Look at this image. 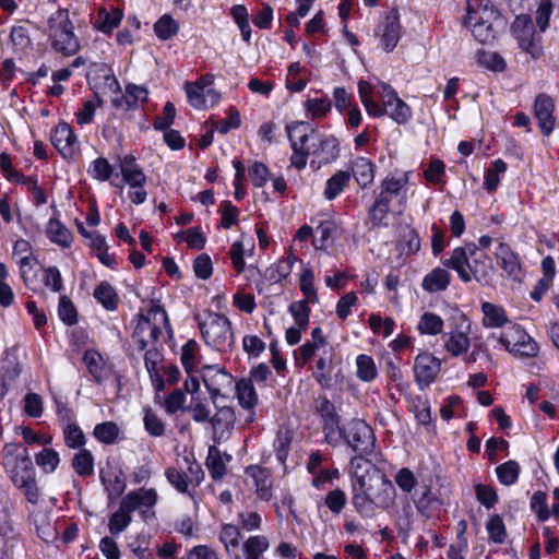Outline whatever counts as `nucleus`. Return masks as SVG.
I'll use <instances>...</instances> for the list:
<instances>
[{"instance_id": "58", "label": "nucleus", "mask_w": 559, "mask_h": 559, "mask_svg": "<svg viewBox=\"0 0 559 559\" xmlns=\"http://www.w3.org/2000/svg\"><path fill=\"white\" fill-rule=\"evenodd\" d=\"M87 173L93 179L107 181L112 176L114 168L107 158L98 157L90 164Z\"/></svg>"}, {"instance_id": "7", "label": "nucleus", "mask_w": 559, "mask_h": 559, "mask_svg": "<svg viewBox=\"0 0 559 559\" xmlns=\"http://www.w3.org/2000/svg\"><path fill=\"white\" fill-rule=\"evenodd\" d=\"M159 496L154 488H139L129 491L121 499L123 508L133 512L138 511L140 519L145 523H151L156 520L155 507L158 502Z\"/></svg>"}, {"instance_id": "1", "label": "nucleus", "mask_w": 559, "mask_h": 559, "mask_svg": "<svg viewBox=\"0 0 559 559\" xmlns=\"http://www.w3.org/2000/svg\"><path fill=\"white\" fill-rule=\"evenodd\" d=\"M444 267L456 272L463 283L476 281L481 286H489L493 276L491 258L477 247L475 242H466L454 248L450 257L442 259Z\"/></svg>"}, {"instance_id": "49", "label": "nucleus", "mask_w": 559, "mask_h": 559, "mask_svg": "<svg viewBox=\"0 0 559 559\" xmlns=\"http://www.w3.org/2000/svg\"><path fill=\"white\" fill-rule=\"evenodd\" d=\"M179 31V23L169 14L162 15L154 24L155 35L162 40H168Z\"/></svg>"}, {"instance_id": "8", "label": "nucleus", "mask_w": 559, "mask_h": 559, "mask_svg": "<svg viewBox=\"0 0 559 559\" xmlns=\"http://www.w3.org/2000/svg\"><path fill=\"white\" fill-rule=\"evenodd\" d=\"M504 24L498 10H485L481 15H475L472 23L466 25L472 27V34L477 41L492 44Z\"/></svg>"}, {"instance_id": "17", "label": "nucleus", "mask_w": 559, "mask_h": 559, "mask_svg": "<svg viewBox=\"0 0 559 559\" xmlns=\"http://www.w3.org/2000/svg\"><path fill=\"white\" fill-rule=\"evenodd\" d=\"M148 100V90L143 85L128 83L124 88V94L112 98L111 104L116 109L126 111L135 110L141 104Z\"/></svg>"}, {"instance_id": "12", "label": "nucleus", "mask_w": 559, "mask_h": 559, "mask_svg": "<svg viewBox=\"0 0 559 559\" xmlns=\"http://www.w3.org/2000/svg\"><path fill=\"white\" fill-rule=\"evenodd\" d=\"M514 343L506 336L501 335L499 337V343L508 350L509 353L520 356V357H535L538 354L539 347L537 343L531 337L524 329L520 325H514L512 328Z\"/></svg>"}, {"instance_id": "23", "label": "nucleus", "mask_w": 559, "mask_h": 559, "mask_svg": "<svg viewBox=\"0 0 559 559\" xmlns=\"http://www.w3.org/2000/svg\"><path fill=\"white\" fill-rule=\"evenodd\" d=\"M122 180L129 186H145L147 177L133 155L127 154L120 158Z\"/></svg>"}, {"instance_id": "5", "label": "nucleus", "mask_w": 559, "mask_h": 559, "mask_svg": "<svg viewBox=\"0 0 559 559\" xmlns=\"http://www.w3.org/2000/svg\"><path fill=\"white\" fill-rule=\"evenodd\" d=\"M4 468L12 483L23 490L28 502L36 504L39 490L35 479V467L29 456H4Z\"/></svg>"}, {"instance_id": "62", "label": "nucleus", "mask_w": 559, "mask_h": 559, "mask_svg": "<svg viewBox=\"0 0 559 559\" xmlns=\"http://www.w3.org/2000/svg\"><path fill=\"white\" fill-rule=\"evenodd\" d=\"M144 428L150 436L160 437L165 433V424L152 408H144Z\"/></svg>"}, {"instance_id": "6", "label": "nucleus", "mask_w": 559, "mask_h": 559, "mask_svg": "<svg viewBox=\"0 0 559 559\" xmlns=\"http://www.w3.org/2000/svg\"><path fill=\"white\" fill-rule=\"evenodd\" d=\"M151 316H160V321L166 328L168 335L173 336V329L167 312L159 305H152L147 316L139 314V321L134 329L133 338L136 341L140 350H145L150 343H157L162 335V329L151 322Z\"/></svg>"}, {"instance_id": "3", "label": "nucleus", "mask_w": 559, "mask_h": 559, "mask_svg": "<svg viewBox=\"0 0 559 559\" xmlns=\"http://www.w3.org/2000/svg\"><path fill=\"white\" fill-rule=\"evenodd\" d=\"M194 319L209 347L219 353L231 349L235 338L231 322L226 316L207 310L203 314H197Z\"/></svg>"}, {"instance_id": "14", "label": "nucleus", "mask_w": 559, "mask_h": 559, "mask_svg": "<svg viewBox=\"0 0 559 559\" xmlns=\"http://www.w3.org/2000/svg\"><path fill=\"white\" fill-rule=\"evenodd\" d=\"M383 95L382 103L384 104L385 115H388L397 124H405L412 118L411 107L399 97L395 90L389 84H381Z\"/></svg>"}, {"instance_id": "53", "label": "nucleus", "mask_w": 559, "mask_h": 559, "mask_svg": "<svg viewBox=\"0 0 559 559\" xmlns=\"http://www.w3.org/2000/svg\"><path fill=\"white\" fill-rule=\"evenodd\" d=\"M120 429L114 421H104L97 424L94 428V437L102 443L112 444L118 439Z\"/></svg>"}, {"instance_id": "50", "label": "nucleus", "mask_w": 559, "mask_h": 559, "mask_svg": "<svg viewBox=\"0 0 559 559\" xmlns=\"http://www.w3.org/2000/svg\"><path fill=\"white\" fill-rule=\"evenodd\" d=\"M443 320L440 316L432 312H425L417 324V329L421 334L437 335L442 332Z\"/></svg>"}, {"instance_id": "47", "label": "nucleus", "mask_w": 559, "mask_h": 559, "mask_svg": "<svg viewBox=\"0 0 559 559\" xmlns=\"http://www.w3.org/2000/svg\"><path fill=\"white\" fill-rule=\"evenodd\" d=\"M299 288L306 300H310L311 304H317L319 301L314 286V273L310 266L302 269L299 276Z\"/></svg>"}, {"instance_id": "38", "label": "nucleus", "mask_w": 559, "mask_h": 559, "mask_svg": "<svg viewBox=\"0 0 559 559\" xmlns=\"http://www.w3.org/2000/svg\"><path fill=\"white\" fill-rule=\"evenodd\" d=\"M270 542L264 535H251L242 543L245 559H264Z\"/></svg>"}, {"instance_id": "25", "label": "nucleus", "mask_w": 559, "mask_h": 559, "mask_svg": "<svg viewBox=\"0 0 559 559\" xmlns=\"http://www.w3.org/2000/svg\"><path fill=\"white\" fill-rule=\"evenodd\" d=\"M212 85V76H202L194 83L186 82L188 103L195 109H206L205 87Z\"/></svg>"}, {"instance_id": "64", "label": "nucleus", "mask_w": 559, "mask_h": 559, "mask_svg": "<svg viewBox=\"0 0 559 559\" xmlns=\"http://www.w3.org/2000/svg\"><path fill=\"white\" fill-rule=\"evenodd\" d=\"M58 316L67 325H73L78 322L76 309L67 296H61L59 299Z\"/></svg>"}, {"instance_id": "39", "label": "nucleus", "mask_w": 559, "mask_h": 559, "mask_svg": "<svg viewBox=\"0 0 559 559\" xmlns=\"http://www.w3.org/2000/svg\"><path fill=\"white\" fill-rule=\"evenodd\" d=\"M352 503L356 512L364 519H372L377 513V509L379 508L366 488H364L361 492L355 493L353 496Z\"/></svg>"}, {"instance_id": "18", "label": "nucleus", "mask_w": 559, "mask_h": 559, "mask_svg": "<svg viewBox=\"0 0 559 559\" xmlns=\"http://www.w3.org/2000/svg\"><path fill=\"white\" fill-rule=\"evenodd\" d=\"M51 143L64 158L74 155L78 148V138L67 122H60L51 133Z\"/></svg>"}, {"instance_id": "11", "label": "nucleus", "mask_w": 559, "mask_h": 559, "mask_svg": "<svg viewBox=\"0 0 559 559\" xmlns=\"http://www.w3.org/2000/svg\"><path fill=\"white\" fill-rule=\"evenodd\" d=\"M313 156V163H318V167L334 163L341 153L340 141L332 134L316 133L312 139V150H310Z\"/></svg>"}, {"instance_id": "41", "label": "nucleus", "mask_w": 559, "mask_h": 559, "mask_svg": "<svg viewBox=\"0 0 559 559\" xmlns=\"http://www.w3.org/2000/svg\"><path fill=\"white\" fill-rule=\"evenodd\" d=\"M132 522V514L129 510L123 508L120 502L119 508L115 511L108 521V531L110 535L118 536L126 531Z\"/></svg>"}, {"instance_id": "10", "label": "nucleus", "mask_w": 559, "mask_h": 559, "mask_svg": "<svg viewBox=\"0 0 559 559\" xmlns=\"http://www.w3.org/2000/svg\"><path fill=\"white\" fill-rule=\"evenodd\" d=\"M374 435L372 428L364 420H352L346 427L347 444L356 454H368L374 447Z\"/></svg>"}, {"instance_id": "52", "label": "nucleus", "mask_w": 559, "mask_h": 559, "mask_svg": "<svg viewBox=\"0 0 559 559\" xmlns=\"http://www.w3.org/2000/svg\"><path fill=\"white\" fill-rule=\"evenodd\" d=\"M180 469L189 484L194 487L199 486L204 478V472L201 464L195 461V456H183V465H180Z\"/></svg>"}, {"instance_id": "4", "label": "nucleus", "mask_w": 559, "mask_h": 559, "mask_svg": "<svg viewBox=\"0 0 559 559\" xmlns=\"http://www.w3.org/2000/svg\"><path fill=\"white\" fill-rule=\"evenodd\" d=\"M46 35L51 48L64 57L73 56L80 49V40L67 9H58L48 17Z\"/></svg>"}, {"instance_id": "43", "label": "nucleus", "mask_w": 559, "mask_h": 559, "mask_svg": "<svg viewBox=\"0 0 559 559\" xmlns=\"http://www.w3.org/2000/svg\"><path fill=\"white\" fill-rule=\"evenodd\" d=\"M122 20V13L120 10L107 11L100 9L97 14L96 27L104 34L111 33Z\"/></svg>"}, {"instance_id": "15", "label": "nucleus", "mask_w": 559, "mask_h": 559, "mask_svg": "<svg viewBox=\"0 0 559 559\" xmlns=\"http://www.w3.org/2000/svg\"><path fill=\"white\" fill-rule=\"evenodd\" d=\"M378 28L381 47L386 52L393 51L402 35V26L397 10L390 11L384 16Z\"/></svg>"}, {"instance_id": "33", "label": "nucleus", "mask_w": 559, "mask_h": 559, "mask_svg": "<svg viewBox=\"0 0 559 559\" xmlns=\"http://www.w3.org/2000/svg\"><path fill=\"white\" fill-rule=\"evenodd\" d=\"M128 550L136 559H154L151 551V536L144 532L131 535L127 540Z\"/></svg>"}, {"instance_id": "35", "label": "nucleus", "mask_w": 559, "mask_h": 559, "mask_svg": "<svg viewBox=\"0 0 559 559\" xmlns=\"http://www.w3.org/2000/svg\"><path fill=\"white\" fill-rule=\"evenodd\" d=\"M236 397L239 404L246 409H253L258 403L257 391L251 383V380L241 378L235 382Z\"/></svg>"}, {"instance_id": "22", "label": "nucleus", "mask_w": 559, "mask_h": 559, "mask_svg": "<svg viewBox=\"0 0 559 559\" xmlns=\"http://www.w3.org/2000/svg\"><path fill=\"white\" fill-rule=\"evenodd\" d=\"M246 473L252 478L258 499L270 501L272 499V477L267 469L257 465L246 468Z\"/></svg>"}, {"instance_id": "42", "label": "nucleus", "mask_w": 559, "mask_h": 559, "mask_svg": "<svg viewBox=\"0 0 559 559\" xmlns=\"http://www.w3.org/2000/svg\"><path fill=\"white\" fill-rule=\"evenodd\" d=\"M83 361L87 368L88 373L95 382L102 383L105 379V367L103 358L96 350L87 349L83 355Z\"/></svg>"}, {"instance_id": "13", "label": "nucleus", "mask_w": 559, "mask_h": 559, "mask_svg": "<svg viewBox=\"0 0 559 559\" xmlns=\"http://www.w3.org/2000/svg\"><path fill=\"white\" fill-rule=\"evenodd\" d=\"M441 369V360L429 353L416 356L413 371L415 381L420 390L428 388L437 378Z\"/></svg>"}, {"instance_id": "2", "label": "nucleus", "mask_w": 559, "mask_h": 559, "mask_svg": "<svg viewBox=\"0 0 559 559\" xmlns=\"http://www.w3.org/2000/svg\"><path fill=\"white\" fill-rule=\"evenodd\" d=\"M350 466L361 488L371 495L380 509H388L395 499V488L367 456H352Z\"/></svg>"}, {"instance_id": "19", "label": "nucleus", "mask_w": 559, "mask_h": 559, "mask_svg": "<svg viewBox=\"0 0 559 559\" xmlns=\"http://www.w3.org/2000/svg\"><path fill=\"white\" fill-rule=\"evenodd\" d=\"M409 185V173L404 171L400 175H388L381 180L379 189L392 199H396L399 204L405 206L407 201V191Z\"/></svg>"}, {"instance_id": "45", "label": "nucleus", "mask_w": 559, "mask_h": 559, "mask_svg": "<svg viewBox=\"0 0 559 559\" xmlns=\"http://www.w3.org/2000/svg\"><path fill=\"white\" fill-rule=\"evenodd\" d=\"M356 376L364 382H371L378 377V369L373 358L366 354H360L356 358Z\"/></svg>"}, {"instance_id": "60", "label": "nucleus", "mask_w": 559, "mask_h": 559, "mask_svg": "<svg viewBox=\"0 0 559 559\" xmlns=\"http://www.w3.org/2000/svg\"><path fill=\"white\" fill-rule=\"evenodd\" d=\"M486 530L489 539L495 544H502L507 537V530L502 518L499 514H493L489 518Z\"/></svg>"}, {"instance_id": "34", "label": "nucleus", "mask_w": 559, "mask_h": 559, "mask_svg": "<svg viewBox=\"0 0 559 559\" xmlns=\"http://www.w3.org/2000/svg\"><path fill=\"white\" fill-rule=\"evenodd\" d=\"M46 234L48 239L62 248H69L72 243V234L70 229L58 218L51 217L48 221Z\"/></svg>"}, {"instance_id": "16", "label": "nucleus", "mask_w": 559, "mask_h": 559, "mask_svg": "<svg viewBox=\"0 0 559 559\" xmlns=\"http://www.w3.org/2000/svg\"><path fill=\"white\" fill-rule=\"evenodd\" d=\"M202 379L214 402L218 396H224L225 389H230L234 384V377L229 372L213 366L204 368Z\"/></svg>"}, {"instance_id": "63", "label": "nucleus", "mask_w": 559, "mask_h": 559, "mask_svg": "<svg viewBox=\"0 0 559 559\" xmlns=\"http://www.w3.org/2000/svg\"><path fill=\"white\" fill-rule=\"evenodd\" d=\"M10 39L19 51H26L32 47L28 29L25 26H13L10 32Z\"/></svg>"}, {"instance_id": "29", "label": "nucleus", "mask_w": 559, "mask_h": 559, "mask_svg": "<svg viewBox=\"0 0 559 559\" xmlns=\"http://www.w3.org/2000/svg\"><path fill=\"white\" fill-rule=\"evenodd\" d=\"M447 269L438 266L427 273L423 278V289L430 294L447 290L451 282V275Z\"/></svg>"}, {"instance_id": "21", "label": "nucleus", "mask_w": 559, "mask_h": 559, "mask_svg": "<svg viewBox=\"0 0 559 559\" xmlns=\"http://www.w3.org/2000/svg\"><path fill=\"white\" fill-rule=\"evenodd\" d=\"M496 259L500 267L512 280H520L522 275V266L519 257L512 251L509 245L500 242L495 252Z\"/></svg>"}, {"instance_id": "31", "label": "nucleus", "mask_w": 559, "mask_h": 559, "mask_svg": "<svg viewBox=\"0 0 559 559\" xmlns=\"http://www.w3.org/2000/svg\"><path fill=\"white\" fill-rule=\"evenodd\" d=\"M352 179L349 170H337L326 181L323 190V197L328 201L335 200L346 187H348Z\"/></svg>"}, {"instance_id": "59", "label": "nucleus", "mask_w": 559, "mask_h": 559, "mask_svg": "<svg viewBox=\"0 0 559 559\" xmlns=\"http://www.w3.org/2000/svg\"><path fill=\"white\" fill-rule=\"evenodd\" d=\"M425 179L432 185L445 183V164L439 158H432L424 171Z\"/></svg>"}, {"instance_id": "61", "label": "nucleus", "mask_w": 559, "mask_h": 559, "mask_svg": "<svg viewBox=\"0 0 559 559\" xmlns=\"http://www.w3.org/2000/svg\"><path fill=\"white\" fill-rule=\"evenodd\" d=\"M292 264L289 261H281L278 263L271 264L263 273V278L271 283L276 284L283 281L290 273Z\"/></svg>"}, {"instance_id": "28", "label": "nucleus", "mask_w": 559, "mask_h": 559, "mask_svg": "<svg viewBox=\"0 0 559 559\" xmlns=\"http://www.w3.org/2000/svg\"><path fill=\"white\" fill-rule=\"evenodd\" d=\"M333 355L324 352L316 361L313 378L323 390L333 386Z\"/></svg>"}, {"instance_id": "46", "label": "nucleus", "mask_w": 559, "mask_h": 559, "mask_svg": "<svg viewBox=\"0 0 559 559\" xmlns=\"http://www.w3.org/2000/svg\"><path fill=\"white\" fill-rule=\"evenodd\" d=\"M477 63L490 71L502 72L507 64L502 56L496 51L480 49L476 53Z\"/></svg>"}, {"instance_id": "56", "label": "nucleus", "mask_w": 559, "mask_h": 559, "mask_svg": "<svg viewBox=\"0 0 559 559\" xmlns=\"http://www.w3.org/2000/svg\"><path fill=\"white\" fill-rule=\"evenodd\" d=\"M200 347L195 340H189L183 344L181 347V356L180 360L181 364L187 372V374H190V372H193L195 366H197V357L199 354Z\"/></svg>"}, {"instance_id": "24", "label": "nucleus", "mask_w": 559, "mask_h": 559, "mask_svg": "<svg viewBox=\"0 0 559 559\" xmlns=\"http://www.w3.org/2000/svg\"><path fill=\"white\" fill-rule=\"evenodd\" d=\"M349 171L361 189H367L374 180V164L367 157L359 156L352 160Z\"/></svg>"}, {"instance_id": "30", "label": "nucleus", "mask_w": 559, "mask_h": 559, "mask_svg": "<svg viewBox=\"0 0 559 559\" xmlns=\"http://www.w3.org/2000/svg\"><path fill=\"white\" fill-rule=\"evenodd\" d=\"M100 478L105 490L107 491L108 498L114 500L121 496L126 489V483L122 476V472L118 468L111 471L104 467L100 468Z\"/></svg>"}, {"instance_id": "40", "label": "nucleus", "mask_w": 559, "mask_h": 559, "mask_svg": "<svg viewBox=\"0 0 559 559\" xmlns=\"http://www.w3.org/2000/svg\"><path fill=\"white\" fill-rule=\"evenodd\" d=\"M304 109L307 117L319 119L325 117L332 109V102L329 96L308 98L304 102Z\"/></svg>"}, {"instance_id": "9", "label": "nucleus", "mask_w": 559, "mask_h": 559, "mask_svg": "<svg viewBox=\"0 0 559 559\" xmlns=\"http://www.w3.org/2000/svg\"><path fill=\"white\" fill-rule=\"evenodd\" d=\"M511 32L523 51L533 58L540 56V37L536 36L535 26L530 15H518L511 25Z\"/></svg>"}, {"instance_id": "32", "label": "nucleus", "mask_w": 559, "mask_h": 559, "mask_svg": "<svg viewBox=\"0 0 559 559\" xmlns=\"http://www.w3.org/2000/svg\"><path fill=\"white\" fill-rule=\"evenodd\" d=\"M481 312L483 325L485 328H502L509 321L504 308L489 301L481 304Z\"/></svg>"}, {"instance_id": "37", "label": "nucleus", "mask_w": 559, "mask_h": 559, "mask_svg": "<svg viewBox=\"0 0 559 559\" xmlns=\"http://www.w3.org/2000/svg\"><path fill=\"white\" fill-rule=\"evenodd\" d=\"M93 296L107 311H115L118 308L119 296L114 286L106 281L96 286Z\"/></svg>"}, {"instance_id": "27", "label": "nucleus", "mask_w": 559, "mask_h": 559, "mask_svg": "<svg viewBox=\"0 0 559 559\" xmlns=\"http://www.w3.org/2000/svg\"><path fill=\"white\" fill-rule=\"evenodd\" d=\"M468 330L469 325L466 328V331L455 329L442 335L444 348L448 353L457 357L467 352L471 346Z\"/></svg>"}, {"instance_id": "55", "label": "nucleus", "mask_w": 559, "mask_h": 559, "mask_svg": "<svg viewBox=\"0 0 559 559\" xmlns=\"http://www.w3.org/2000/svg\"><path fill=\"white\" fill-rule=\"evenodd\" d=\"M310 302V300L302 299L292 302L288 307V310L293 316L296 325L300 326L301 329H307L309 325L311 312V309L309 307Z\"/></svg>"}, {"instance_id": "44", "label": "nucleus", "mask_w": 559, "mask_h": 559, "mask_svg": "<svg viewBox=\"0 0 559 559\" xmlns=\"http://www.w3.org/2000/svg\"><path fill=\"white\" fill-rule=\"evenodd\" d=\"M334 231H335V224L332 221L321 222L316 227V233L318 236H316L312 240V245H313L314 249L323 251L324 253L329 254L328 247H329L330 240L332 239Z\"/></svg>"}, {"instance_id": "26", "label": "nucleus", "mask_w": 559, "mask_h": 559, "mask_svg": "<svg viewBox=\"0 0 559 559\" xmlns=\"http://www.w3.org/2000/svg\"><path fill=\"white\" fill-rule=\"evenodd\" d=\"M235 420L236 415L233 407H219L211 419L215 438L224 439L228 437L234 428Z\"/></svg>"}, {"instance_id": "20", "label": "nucleus", "mask_w": 559, "mask_h": 559, "mask_svg": "<svg viewBox=\"0 0 559 559\" xmlns=\"http://www.w3.org/2000/svg\"><path fill=\"white\" fill-rule=\"evenodd\" d=\"M555 103L546 94H538L534 103V115L544 135H549L555 128Z\"/></svg>"}, {"instance_id": "57", "label": "nucleus", "mask_w": 559, "mask_h": 559, "mask_svg": "<svg viewBox=\"0 0 559 559\" xmlns=\"http://www.w3.org/2000/svg\"><path fill=\"white\" fill-rule=\"evenodd\" d=\"M499 481L504 486H511L516 483L520 474V465L518 462L510 460L496 468Z\"/></svg>"}, {"instance_id": "48", "label": "nucleus", "mask_w": 559, "mask_h": 559, "mask_svg": "<svg viewBox=\"0 0 559 559\" xmlns=\"http://www.w3.org/2000/svg\"><path fill=\"white\" fill-rule=\"evenodd\" d=\"M316 409L322 418L323 426L340 424V416L334 404L326 397L320 396L316 400Z\"/></svg>"}, {"instance_id": "36", "label": "nucleus", "mask_w": 559, "mask_h": 559, "mask_svg": "<svg viewBox=\"0 0 559 559\" xmlns=\"http://www.w3.org/2000/svg\"><path fill=\"white\" fill-rule=\"evenodd\" d=\"M218 540L223 544L226 554H230L237 549L241 540V530L238 525L231 523H223L219 526Z\"/></svg>"}, {"instance_id": "54", "label": "nucleus", "mask_w": 559, "mask_h": 559, "mask_svg": "<svg viewBox=\"0 0 559 559\" xmlns=\"http://www.w3.org/2000/svg\"><path fill=\"white\" fill-rule=\"evenodd\" d=\"M64 441L69 448L80 449L79 454H92L91 451L81 449L85 444V436L76 424H69L64 428Z\"/></svg>"}, {"instance_id": "51", "label": "nucleus", "mask_w": 559, "mask_h": 559, "mask_svg": "<svg viewBox=\"0 0 559 559\" xmlns=\"http://www.w3.org/2000/svg\"><path fill=\"white\" fill-rule=\"evenodd\" d=\"M238 526L245 532L262 530L263 518L258 511L243 510L237 513Z\"/></svg>"}]
</instances>
